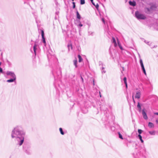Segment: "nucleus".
<instances>
[{"label":"nucleus","mask_w":158,"mask_h":158,"mask_svg":"<svg viewBox=\"0 0 158 158\" xmlns=\"http://www.w3.org/2000/svg\"><path fill=\"white\" fill-rule=\"evenodd\" d=\"M26 135V132L21 125H17L12 129L11 132V137L16 139L18 145L20 146L23 144Z\"/></svg>","instance_id":"obj_1"},{"label":"nucleus","mask_w":158,"mask_h":158,"mask_svg":"<svg viewBox=\"0 0 158 158\" xmlns=\"http://www.w3.org/2000/svg\"><path fill=\"white\" fill-rule=\"evenodd\" d=\"M24 151L27 155H30L31 154V151L30 147L28 145L24 144L23 146Z\"/></svg>","instance_id":"obj_2"},{"label":"nucleus","mask_w":158,"mask_h":158,"mask_svg":"<svg viewBox=\"0 0 158 158\" xmlns=\"http://www.w3.org/2000/svg\"><path fill=\"white\" fill-rule=\"evenodd\" d=\"M135 17L138 19H146V17L143 14L140 13L139 11H136L135 12Z\"/></svg>","instance_id":"obj_3"},{"label":"nucleus","mask_w":158,"mask_h":158,"mask_svg":"<svg viewBox=\"0 0 158 158\" xmlns=\"http://www.w3.org/2000/svg\"><path fill=\"white\" fill-rule=\"evenodd\" d=\"M6 74L7 76H10L13 78H16V76L14 72L12 71H7Z\"/></svg>","instance_id":"obj_4"},{"label":"nucleus","mask_w":158,"mask_h":158,"mask_svg":"<svg viewBox=\"0 0 158 158\" xmlns=\"http://www.w3.org/2000/svg\"><path fill=\"white\" fill-rule=\"evenodd\" d=\"M41 35L42 37V41L44 43V45L45 46H46V42L45 41V38L44 37V31L43 30L41 31Z\"/></svg>","instance_id":"obj_5"},{"label":"nucleus","mask_w":158,"mask_h":158,"mask_svg":"<svg viewBox=\"0 0 158 158\" xmlns=\"http://www.w3.org/2000/svg\"><path fill=\"white\" fill-rule=\"evenodd\" d=\"M145 109H143L142 110V114L143 118L147 120L148 119V117L147 116V114L145 111Z\"/></svg>","instance_id":"obj_6"},{"label":"nucleus","mask_w":158,"mask_h":158,"mask_svg":"<svg viewBox=\"0 0 158 158\" xmlns=\"http://www.w3.org/2000/svg\"><path fill=\"white\" fill-rule=\"evenodd\" d=\"M141 96V92L139 90H137L136 92L135 96V98L139 99Z\"/></svg>","instance_id":"obj_7"},{"label":"nucleus","mask_w":158,"mask_h":158,"mask_svg":"<svg viewBox=\"0 0 158 158\" xmlns=\"http://www.w3.org/2000/svg\"><path fill=\"white\" fill-rule=\"evenodd\" d=\"M135 158H145L139 152H138L135 156Z\"/></svg>","instance_id":"obj_8"},{"label":"nucleus","mask_w":158,"mask_h":158,"mask_svg":"<svg viewBox=\"0 0 158 158\" xmlns=\"http://www.w3.org/2000/svg\"><path fill=\"white\" fill-rule=\"evenodd\" d=\"M37 45L36 44V42H35V44H34V45L33 47V51L34 53V54H35V56L36 55V50L37 49Z\"/></svg>","instance_id":"obj_9"},{"label":"nucleus","mask_w":158,"mask_h":158,"mask_svg":"<svg viewBox=\"0 0 158 158\" xmlns=\"http://www.w3.org/2000/svg\"><path fill=\"white\" fill-rule=\"evenodd\" d=\"M77 58H75L73 60V64L75 66V68H77Z\"/></svg>","instance_id":"obj_10"},{"label":"nucleus","mask_w":158,"mask_h":158,"mask_svg":"<svg viewBox=\"0 0 158 158\" xmlns=\"http://www.w3.org/2000/svg\"><path fill=\"white\" fill-rule=\"evenodd\" d=\"M129 4L130 5L132 6H135L136 5V2L134 1H130L129 2Z\"/></svg>","instance_id":"obj_11"},{"label":"nucleus","mask_w":158,"mask_h":158,"mask_svg":"<svg viewBox=\"0 0 158 158\" xmlns=\"http://www.w3.org/2000/svg\"><path fill=\"white\" fill-rule=\"evenodd\" d=\"M16 78H13L10 79L8 80L7 81V82H12L15 81Z\"/></svg>","instance_id":"obj_12"},{"label":"nucleus","mask_w":158,"mask_h":158,"mask_svg":"<svg viewBox=\"0 0 158 158\" xmlns=\"http://www.w3.org/2000/svg\"><path fill=\"white\" fill-rule=\"evenodd\" d=\"M144 42L146 43L148 45H149L150 46V47L151 48H154V46H153L152 45V43H150V42H147L146 41V40L144 41Z\"/></svg>","instance_id":"obj_13"},{"label":"nucleus","mask_w":158,"mask_h":158,"mask_svg":"<svg viewBox=\"0 0 158 158\" xmlns=\"http://www.w3.org/2000/svg\"><path fill=\"white\" fill-rule=\"evenodd\" d=\"M123 81H124V84L126 85V88H127V78L126 77H124L123 79Z\"/></svg>","instance_id":"obj_14"},{"label":"nucleus","mask_w":158,"mask_h":158,"mask_svg":"<svg viewBox=\"0 0 158 158\" xmlns=\"http://www.w3.org/2000/svg\"><path fill=\"white\" fill-rule=\"evenodd\" d=\"M112 42L114 44V46L116 47L117 46V44L116 42V41L114 37L112 38Z\"/></svg>","instance_id":"obj_15"},{"label":"nucleus","mask_w":158,"mask_h":158,"mask_svg":"<svg viewBox=\"0 0 158 158\" xmlns=\"http://www.w3.org/2000/svg\"><path fill=\"white\" fill-rule=\"evenodd\" d=\"M139 62H140V65H141V68L142 69V68H144V67L143 63V61H142V59H140Z\"/></svg>","instance_id":"obj_16"},{"label":"nucleus","mask_w":158,"mask_h":158,"mask_svg":"<svg viewBox=\"0 0 158 158\" xmlns=\"http://www.w3.org/2000/svg\"><path fill=\"white\" fill-rule=\"evenodd\" d=\"M148 125V127L150 128H153L154 127V124L151 122H149Z\"/></svg>","instance_id":"obj_17"},{"label":"nucleus","mask_w":158,"mask_h":158,"mask_svg":"<svg viewBox=\"0 0 158 158\" xmlns=\"http://www.w3.org/2000/svg\"><path fill=\"white\" fill-rule=\"evenodd\" d=\"M78 22L79 24H77V26L78 27L80 28L81 27H82L83 26L82 24L81 23L80 20H78Z\"/></svg>","instance_id":"obj_18"},{"label":"nucleus","mask_w":158,"mask_h":158,"mask_svg":"<svg viewBox=\"0 0 158 158\" xmlns=\"http://www.w3.org/2000/svg\"><path fill=\"white\" fill-rule=\"evenodd\" d=\"M78 57L79 59V62H81L82 61L83 59L82 58L81 56L80 55H79L78 56Z\"/></svg>","instance_id":"obj_19"},{"label":"nucleus","mask_w":158,"mask_h":158,"mask_svg":"<svg viewBox=\"0 0 158 158\" xmlns=\"http://www.w3.org/2000/svg\"><path fill=\"white\" fill-rule=\"evenodd\" d=\"M138 137H139V139L140 140L141 142L142 143H143V141L142 139V136L141 135H138Z\"/></svg>","instance_id":"obj_20"},{"label":"nucleus","mask_w":158,"mask_h":158,"mask_svg":"<svg viewBox=\"0 0 158 158\" xmlns=\"http://www.w3.org/2000/svg\"><path fill=\"white\" fill-rule=\"evenodd\" d=\"M137 107L139 109V111H140L141 110V108L139 102H138Z\"/></svg>","instance_id":"obj_21"},{"label":"nucleus","mask_w":158,"mask_h":158,"mask_svg":"<svg viewBox=\"0 0 158 158\" xmlns=\"http://www.w3.org/2000/svg\"><path fill=\"white\" fill-rule=\"evenodd\" d=\"M118 45L120 48V49L121 50H123V47H122V46L120 44V43L119 42L118 40Z\"/></svg>","instance_id":"obj_22"},{"label":"nucleus","mask_w":158,"mask_h":158,"mask_svg":"<svg viewBox=\"0 0 158 158\" xmlns=\"http://www.w3.org/2000/svg\"><path fill=\"white\" fill-rule=\"evenodd\" d=\"M77 17L78 19H80L81 18V16L78 11L77 12Z\"/></svg>","instance_id":"obj_23"},{"label":"nucleus","mask_w":158,"mask_h":158,"mask_svg":"<svg viewBox=\"0 0 158 158\" xmlns=\"http://www.w3.org/2000/svg\"><path fill=\"white\" fill-rule=\"evenodd\" d=\"M149 133L150 135H154L155 134V131H149Z\"/></svg>","instance_id":"obj_24"},{"label":"nucleus","mask_w":158,"mask_h":158,"mask_svg":"<svg viewBox=\"0 0 158 158\" xmlns=\"http://www.w3.org/2000/svg\"><path fill=\"white\" fill-rule=\"evenodd\" d=\"M59 130L61 134L62 135H64V133L61 128H59Z\"/></svg>","instance_id":"obj_25"},{"label":"nucleus","mask_w":158,"mask_h":158,"mask_svg":"<svg viewBox=\"0 0 158 158\" xmlns=\"http://www.w3.org/2000/svg\"><path fill=\"white\" fill-rule=\"evenodd\" d=\"M104 69V68L103 67H102V69H101V70H102V73H106V71L103 70V69Z\"/></svg>","instance_id":"obj_26"},{"label":"nucleus","mask_w":158,"mask_h":158,"mask_svg":"<svg viewBox=\"0 0 158 158\" xmlns=\"http://www.w3.org/2000/svg\"><path fill=\"white\" fill-rule=\"evenodd\" d=\"M118 135H119V138L121 139H123V136H122V135L120 133V132H118Z\"/></svg>","instance_id":"obj_27"},{"label":"nucleus","mask_w":158,"mask_h":158,"mask_svg":"<svg viewBox=\"0 0 158 158\" xmlns=\"http://www.w3.org/2000/svg\"><path fill=\"white\" fill-rule=\"evenodd\" d=\"M81 5H83L85 3V0H81Z\"/></svg>","instance_id":"obj_28"},{"label":"nucleus","mask_w":158,"mask_h":158,"mask_svg":"<svg viewBox=\"0 0 158 158\" xmlns=\"http://www.w3.org/2000/svg\"><path fill=\"white\" fill-rule=\"evenodd\" d=\"M142 69L143 70V73L145 74V75H146V71H145L144 68Z\"/></svg>","instance_id":"obj_29"},{"label":"nucleus","mask_w":158,"mask_h":158,"mask_svg":"<svg viewBox=\"0 0 158 158\" xmlns=\"http://www.w3.org/2000/svg\"><path fill=\"white\" fill-rule=\"evenodd\" d=\"M138 132L139 134V135H140L142 133V131L141 129H138Z\"/></svg>","instance_id":"obj_30"},{"label":"nucleus","mask_w":158,"mask_h":158,"mask_svg":"<svg viewBox=\"0 0 158 158\" xmlns=\"http://www.w3.org/2000/svg\"><path fill=\"white\" fill-rule=\"evenodd\" d=\"M73 8H74L75 7V3L74 2H73Z\"/></svg>","instance_id":"obj_31"},{"label":"nucleus","mask_w":158,"mask_h":158,"mask_svg":"<svg viewBox=\"0 0 158 158\" xmlns=\"http://www.w3.org/2000/svg\"><path fill=\"white\" fill-rule=\"evenodd\" d=\"M95 6L96 8L97 9H98V7H99V5H98V3H97V4H96V5H95V6Z\"/></svg>","instance_id":"obj_32"},{"label":"nucleus","mask_w":158,"mask_h":158,"mask_svg":"<svg viewBox=\"0 0 158 158\" xmlns=\"http://www.w3.org/2000/svg\"><path fill=\"white\" fill-rule=\"evenodd\" d=\"M132 99H133V101L134 102V103H135V100H134L133 94Z\"/></svg>","instance_id":"obj_33"},{"label":"nucleus","mask_w":158,"mask_h":158,"mask_svg":"<svg viewBox=\"0 0 158 158\" xmlns=\"http://www.w3.org/2000/svg\"><path fill=\"white\" fill-rule=\"evenodd\" d=\"M2 68L0 67V72L2 73Z\"/></svg>","instance_id":"obj_34"},{"label":"nucleus","mask_w":158,"mask_h":158,"mask_svg":"<svg viewBox=\"0 0 158 158\" xmlns=\"http://www.w3.org/2000/svg\"><path fill=\"white\" fill-rule=\"evenodd\" d=\"M83 113H86L87 112V110L86 109H85V111H83Z\"/></svg>","instance_id":"obj_35"},{"label":"nucleus","mask_w":158,"mask_h":158,"mask_svg":"<svg viewBox=\"0 0 158 158\" xmlns=\"http://www.w3.org/2000/svg\"><path fill=\"white\" fill-rule=\"evenodd\" d=\"M154 114L156 115H158V112H155L154 113Z\"/></svg>","instance_id":"obj_36"},{"label":"nucleus","mask_w":158,"mask_h":158,"mask_svg":"<svg viewBox=\"0 0 158 158\" xmlns=\"http://www.w3.org/2000/svg\"><path fill=\"white\" fill-rule=\"evenodd\" d=\"M81 79L82 81L83 82V78L81 76Z\"/></svg>","instance_id":"obj_37"},{"label":"nucleus","mask_w":158,"mask_h":158,"mask_svg":"<svg viewBox=\"0 0 158 158\" xmlns=\"http://www.w3.org/2000/svg\"><path fill=\"white\" fill-rule=\"evenodd\" d=\"M156 122L158 124V119H156Z\"/></svg>","instance_id":"obj_38"},{"label":"nucleus","mask_w":158,"mask_h":158,"mask_svg":"<svg viewBox=\"0 0 158 158\" xmlns=\"http://www.w3.org/2000/svg\"><path fill=\"white\" fill-rule=\"evenodd\" d=\"M92 4L94 5L95 6V4L94 3V2H92Z\"/></svg>","instance_id":"obj_39"},{"label":"nucleus","mask_w":158,"mask_h":158,"mask_svg":"<svg viewBox=\"0 0 158 158\" xmlns=\"http://www.w3.org/2000/svg\"><path fill=\"white\" fill-rule=\"evenodd\" d=\"M102 21L104 23H105V21H104V19H102Z\"/></svg>","instance_id":"obj_40"},{"label":"nucleus","mask_w":158,"mask_h":158,"mask_svg":"<svg viewBox=\"0 0 158 158\" xmlns=\"http://www.w3.org/2000/svg\"><path fill=\"white\" fill-rule=\"evenodd\" d=\"M90 1L92 2H93V0H90Z\"/></svg>","instance_id":"obj_41"},{"label":"nucleus","mask_w":158,"mask_h":158,"mask_svg":"<svg viewBox=\"0 0 158 158\" xmlns=\"http://www.w3.org/2000/svg\"><path fill=\"white\" fill-rule=\"evenodd\" d=\"M59 71H60V74L61 73V71L60 69H59Z\"/></svg>","instance_id":"obj_42"},{"label":"nucleus","mask_w":158,"mask_h":158,"mask_svg":"<svg viewBox=\"0 0 158 158\" xmlns=\"http://www.w3.org/2000/svg\"><path fill=\"white\" fill-rule=\"evenodd\" d=\"M93 84H94V80H93Z\"/></svg>","instance_id":"obj_43"},{"label":"nucleus","mask_w":158,"mask_h":158,"mask_svg":"<svg viewBox=\"0 0 158 158\" xmlns=\"http://www.w3.org/2000/svg\"><path fill=\"white\" fill-rule=\"evenodd\" d=\"M72 1H74V0H72Z\"/></svg>","instance_id":"obj_44"}]
</instances>
